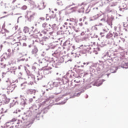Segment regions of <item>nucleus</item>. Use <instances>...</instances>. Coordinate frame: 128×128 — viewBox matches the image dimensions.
Segmentation results:
<instances>
[{
	"mask_svg": "<svg viewBox=\"0 0 128 128\" xmlns=\"http://www.w3.org/2000/svg\"><path fill=\"white\" fill-rule=\"evenodd\" d=\"M20 43H16L14 44L12 48V50L10 48L8 50V52L9 53V56H14V52H18L20 50Z\"/></svg>",
	"mask_w": 128,
	"mask_h": 128,
	"instance_id": "nucleus-1",
	"label": "nucleus"
},
{
	"mask_svg": "<svg viewBox=\"0 0 128 128\" xmlns=\"http://www.w3.org/2000/svg\"><path fill=\"white\" fill-rule=\"evenodd\" d=\"M70 22H76L75 26H71V28H74V30H75L76 32H78V29L76 28V22H78V20L76 19L71 18H70Z\"/></svg>",
	"mask_w": 128,
	"mask_h": 128,
	"instance_id": "nucleus-2",
	"label": "nucleus"
},
{
	"mask_svg": "<svg viewBox=\"0 0 128 128\" xmlns=\"http://www.w3.org/2000/svg\"><path fill=\"white\" fill-rule=\"evenodd\" d=\"M10 99L7 98L6 96H4V97L2 98V102H4V104H8V102H10Z\"/></svg>",
	"mask_w": 128,
	"mask_h": 128,
	"instance_id": "nucleus-3",
	"label": "nucleus"
},
{
	"mask_svg": "<svg viewBox=\"0 0 128 128\" xmlns=\"http://www.w3.org/2000/svg\"><path fill=\"white\" fill-rule=\"evenodd\" d=\"M42 28L45 30H50V24H48V23H44L42 24Z\"/></svg>",
	"mask_w": 128,
	"mask_h": 128,
	"instance_id": "nucleus-4",
	"label": "nucleus"
},
{
	"mask_svg": "<svg viewBox=\"0 0 128 128\" xmlns=\"http://www.w3.org/2000/svg\"><path fill=\"white\" fill-rule=\"evenodd\" d=\"M49 16L50 18H56V14L54 13V12L51 11Z\"/></svg>",
	"mask_w": 128,
	"mask_h": 128,
	"instance_id": "nucleus-5",
	"label": "nucleus"
},
{
	"mask_svg": "<svg viewBox=\"0 0 128 128\" xmlns=\"http://www.w3.org/2000/svg\"><path fill=\"white\" fill-rule=\"evenodd\" d=\"M4 108L0 106V114H4Z\"/></svg>",
	"mask_w": 128,
	"mask_h": 128,
	"instance_id": "nucleus-6",
	"label": "nucleus"
},
{
	"mask_svg": "<svg viewBox=\"0 0 128 128\" xmlns=\"http://www.w3.org/2000/svg\"><path fill=\"white\" fill-rule=\"evenodd\" d=\"M48 32V30L45 29L42 31V33H43L44 34H46Z\"/></svg>",
	"mask_w": 128,
	"mask_h": 128,
	"instance_id": "nucleus-7",
	"label": "nucleus"
},
{
	"mask_svg": "<svg viewBox=\"0 0 128 128\" xmlns=\"http://www.w3.org/2000/svg\"><path fill=\"white\" fill-rule=\"evenodd\" d=\"M22 40H26V36L22 35Z\"/></svg>",
	"mask_w": 128,
	"mask_h": 128,
	"instance_id": "nucleus-8",
	"label": "nucleus"
},
{
	"mask_svg": "<svg viewBox=\"0 0 128 128\" xmlns=\"http://www.w3.org/2000/svg\"><path fill=\"white\" fill-rule=\"evenodd\" d=\"M16 105V102H13L11 103L10 106H14Z\"/></svg>",
	"mask_w": 128,
	"mask_h": 128,
	"instance_id": "nucleus-9",
	"label": "nucleus"
},
{
	"mask_svg": "<svg viewBox=\"0 0 128 128\" xmlns=\"http://www.w3.org/2000/svg\"><path fill=\"white\" fill-rule=\"evenodd\" d=\"M31 29L32 32H34V26H31Z\"/></svg>",
	"mask_w": 128,
	"mask_h": 128,
	"instance_id": "nucleus-10",
	"label": "nucleus"
},
{
	"mask_svg": "<svg viewBox=\"0 0 128 128\" xmlns=\"http://www.w3.org/2000/svg\"><path fill=\"white\" fill-rule=\"evenodd\" d=\"M23 10H26L28 8V7L26 6H22Z\"/></svg>",
	"mask_w": 128,
	"mask_h": 128,
	"instance_id": "nucleus-11",
	"label": "nucleus"
},
{
	"mask_svg": "<svg viewBox=\"0 0 128 128\" xmlns=\"http://www.w3.org/2000/svg\"><path fill=\"white\" fill-rule=\"evenodd\" d=\"M40 20H44V17H40Z\"/></svg>",
	"mask_w": 128,
	"mask_h": 128,
	"instance_id": "nucleus-12",
	"label": "nucleus"
},
{
	"mask_svg": "<svg viewBox=\"0 0 128 128\" xmlns=\"http://www.w3.org/2000/svg\"><path fill=\"white\" fill-rule=\"evenodd\" d=\"M32 100H33L32 98H30L29 100V102H32Z\"/></svg>",
	"mask_w": 128,
	"mask_h": 128,
	"instance_id": "nucleus-13",
	"label": "nucleus"
},
{
	"mask_svg": "<svg viewBox=\"0 0 128 128\" xmlns=\"http://www.w3.org/2000/svg\"><path fill=\"white\" fill-rule=\"evenodd\" d=\"M116 6V3H114L112 4L111 6Z\"/></svg>",
	"mask_w": 128,
	"mask_h": 128,
	"instance_id": "nucleus-14",
	"label": "nucleus"
},
{
	"mask_svg": "<svg viewBox=\"0 0 128 128\" xmlns=\"http://www.w3.org/2000/svg\"><path fill=\"white\" fill-rule=\"evenodd\" d=\"M16 124H20V122H18V121H17Z\"/></svg>",
	"mask_w": 128,
	"mask_h": 128,
	"instance_id": "nucleus-15",
	"label": "nucleus"
},
{
	"mask_svg": "<svg viewBox=\"0 0 128 128\" xmlns=\"http://www.w3.org/2000/svg\"><path fill=\"white\" fill-rule=\"evenodd\" d=\"M24 2H28V0H24Z\"/></svg>",
	"mask_w": 128,
	"mask_h": 128,
	"instance_id": "nucleus-16",
	"label": "nucleus"
},
{
	"mask_svg": "<svg viewBox=\"0 0 128 128\" xmlns=\"http://www.w3.org/2000/svg\"><path fill=\"white\" fill-rule=\"evenodd\" d=\"M80 22H82V18H80Z\"/></svg>",
	"mask_w": 128,
	"mask_h": 128,
	"instance_id": "nucleus-17",
	"label": "nucleus"
},
{
	"mask_svg": "<svg viewBox=\"0 0 128 128\" xmlns=\"http://www.w3.org/2000/svg\"><path fill=\"white\" fill-rule=\"evenodd\" d=\"M33 98H36V97H35V96H34Z\"/></svg>",
	"mask_w": 128,
	"mask_h": 128,
	"instance_id": "nucleus-18",
	"label": "nucleus"
},
{
	"mask_svg": "<svg viewBox=\"0 0 128 128\" xmlns=\"http://www.w3.org/2000/svg\"><path fill=\"white\" fill-rule=\"evenodd\" d=\"M4 14H6V12H4Z\"/></svg>",
	"mask_w": 128,
	"mask_h": 128,
	"instance_id": "nucleus-19",
	"label": "nucleus"
},
{
	"mask_svg": "<svg viewBox=\"0 0 128 128\" xmlns=\"http://www.w3.org/2000/svg\"><path fill=\"white\" fill-rule=\"evenodd\" d=\"M126 8V10H128V8Z\"/></svg>",
	"mask_w": 128,
	"mask_h": 128,
	"instance_id": "nucleus-20",
	"label": "nucleus"
},
{
	"mask_svg": "<svg viewBox=\"0 0 128 128\" xmlns=\"http://www.w3.org/2000/svg\"><path fill=\"white\" fill-rule=\"evenodd\" d=\"M82 24H81L80 26H82Z\"/></svg>",
	"mask_w": 128,
	"mask_h": 128,
	"instance_id": "nucleus-21",
	"label": "nucleus"
},
{
	"mask_svg": "<svg viewBox=\"0 0 128 128\" xmlns=\"http://www.w3.org/2000/svg\"><path fill=\"white\" fill-rule=\"evenodd\" d=\"M31 17L32 16H30Z\"/></svg>",
	"mask_w": 128,
	"mask_h": 128,
	"instance_id": "nucleus-22",
	"label": "nucleus"
},
{
	"mask_svg": "<svg viewBox=\"0 0 128 128\" xmlns=\"http://www.w3.org/2000/svg\"><path fill=\"white\" fill-rule=\"evenodd\" d=\"M12 121L14 122V120H12Z\"/></svg>",
	"mask_w": 128,
	"mask_h": 128,
	"instance_id": "nucleus-23",
	"label": "nucleus"
}]
</instances>
